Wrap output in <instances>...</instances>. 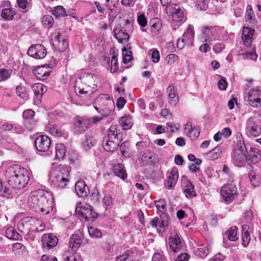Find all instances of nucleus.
Wrapping results in <instances>:
<instances>
[{"label": "nucleus", "instance_id": "f257e3e1", "mask_svg": "<svg viewBox=\"0 0 261 261\" xmlns=\"http://www.w3.org/2000/svg\"><path fill=\"white\" fill-rule=\"evenodd\" d=\"M53 197L48 192L43 190L32 191L29 198V204L36 212L47 214L53 207Z\"/></svg>", "mask_w": 261, "mask_h": 261}, {"label": "nucleus", "instance_id": "f03ea898", "mask_svg": "<svg viewBox=\"0 0 261 261\" xmlns=\"http://www.w3.org/2000/svg\"><path fill=\"white\" fill-rule=\"evenodd\" d=\"M5 176L10 185L18 189L24 188L30 180L28 171L17 165L8 167L6 171Z\"/></svg>", "mask_w": 261, "mask_h": 261}, {"label": "nucleus", "instance_id": "7ed1b4c3", "mask_svg": "<svg viewBox=\"0 0 261 261\" xmlns=\"http://www.w3.org/2000/svg\"><path fill=\"white\" fill-rule=\"evenodd\" d=\"M70 172L69 167L62 165L52 168L48 175L51 185L58 190L66 188L69 182Z\"/></svg>", "mask_w": 261, "mask_h": 261}, {"label": "nucleus", "instance_id": "20e7f679", "mask_svg": "<svg viewBox=\"0 0 261 261\" xmlns=\"http://www.w3.org/2000/svg\"><path fill=\"white\" fill-rule=\"evenodd\" d=\"M96 111L103 116H110L113 114L115 103L108 95L102 94L98 96L94 103Z\"/></svg>", "mask_w": 261, "mask_h": 261}, {"label": "nucleus", "instance_id": "39448f33", "mask_svg": "<svg viewBox=\"0 0 261 261\" xmlns=\"http://www.w3.org/2000/svg\"><path fill=\"white\" fill-rule=\"evenodd\" d=\"M246 152L247 149L244 141L240 140L231 154L232 161L236 166L242 167L245 165L247 161Z\"/></svg>", "mask_w": 261, "mask_h": 261}, {"label": "nucleus", "instance_id": "423d86ee", "mask_svg": "<svg viewBox=\"0 0 261 261\" xmlns=\"http://www.w3.org/2000/svg\"><path fill=\"white\" fill-rule=\"evenodd\" d=\"M165 6L166 12L171 17L172 23L175 25H180L186 20V17L179 5L173 3Z\"/></svg>", "mask_w": 261, "mask_h": 261}, {"label": "nucleus", "instance_id": "0eeeda50", "mask_svg": "<svg viewBox=\"0 0 261 261\" xmlns=\"http://www.w3.org/2000/svg\"><path fill=\"white\" fill-rule=\"evenodd\" d=\"M42 224V221L34 217H27L22 219L18 223V227L20 231L24 234H30L36 232L39 228L38 224Z\"/></svg>", "mask_w": 261, "mask_h": 261}, {"label": "nucleus", "instance_id": "6e6552de", "mask_svg": "<svg viewBox=\"0 0 261 261\" xmlns=\"http://www.w3.org/2000/svg\"><path fill=\"white\" fill-rule=\"evenodd\" d=\"M246 134L249 137H257L261 135V116L254 115L248 118L245 123Z\"/></svg>", "mask_w": 261, "mask_h": 261}, {"label": "nucleus", "instance_id": "1a4fd4ad", "mask_svg": "<svg viewBox=\"0 0 261 261\" xmlns=\"http://www.w3.org/2000/svg\"><path fill=\"white\" fill-rule=\"evenodd\" d=\"M117 130L115 126H111L103 140V148L107 151H114L118 147Z\"/></svg>", "mask_w": 261, "mask_h": 261}, {"label": "nucleus", "instance_id": "9d476101", "mask_svg": "<svg viewBox=\"0 0 261 261\" xmlns=\"http://www.w3.org/2000/svg\"><path fill=\"white\" fill-rule=\"evenodd\" d=\"M75 212L89 222L94 221L98 217V214L93 211L92 206L87 203H78L75 208Z\"/></svg>", "mask_w": 261, "mask_h": 261}, {"label": "nucleus", "instance_id": "9b49d317", "mask_svg": "<svg viewBox=\"0 0 261 261\" xmlns=\"http://www.w3.org/2000/svg\"><path fill=\"white\" fill-rule=\"evenodd\" d=\"M51 38L53 45L59 51H62L67 47L68 42L60 31L55 30L51 34Z\"/></svg>", "mask_w": 261, "mask_h": 261}, {"label": "nucleus", "instance_id": "f8f14e48", "mask_svg": "<svg viewBox=\"0 0 261 261\" xmlns=\"http://www.w3.org/2000/svg\"><path fill=\"white\" fill-rule=\"evenodd\" d=\"M221 193L223 199L225 201H230L234 199L237 194V188L233 184H226L221 188Z\"/></svg>", "mask_w": 261, "mask_h": 261}, {"label": "nucleus", "instance_id": "ddd939ff", "mask_svg": "<svg viewBox=\"0 0 261 261\" xmlns=\"http://www.w3.org/2000/svg\"><path fill=\"white\" fill-rule=\"evenodd\" d=\"M168 241L170 249L174 252L180 251L183 247L184 243L176 231L171 232Z\"/></svg>", "mask_w": 261, "mask_h": 261}, {"label": "nucleus", "instance_id": "4468645a", "mask_svg": "<svg viewBox=\"0 0 261 261\" xmlns=\"http://www.w3.org/2000/svg\"><path fill=\"white\" fill-rule=\"evenodd\" d=\"M28 55L36 59H42L46 56L45 48L40 44L32 45L28 50Z\"/></svg>", "mask_w": 261, "mask_h": 261}, {"label": "nucleus", "instance_id": "2eb2a0df", "mask_svg": "<svg viewBox=\"0 0 261 261\" xmlns=\"http://www.w3.org/2000/svg\"><path fill=\"white\" fill-rule=\"evenodd\" d=\"M249 104L252 107H261V91L258 88H252L248 92Z\"/></svg>", "mask_w": 261, "mask_h": 261}, {"label": "nucleus", "instance_id": "dca6fc26", "mask_svg": "<svg viewBox=\"0 0 261 261\" xmlns=\"http://www.w3.org/2000/svg\"><path fill=\"white\" fill-rule=\"evenodd\" d=\"M35 144L38 151L46 152L48 150L50 146L51 140L46 135H40L36 139Z\"/></svg>", "mask_w": 261, "mask_h": 261}, {"label": "nucleus", "instance_id": "f3484780", "mask_svg": "<svg viewBox=\"0 0 261 261\" xmlns=\"http://www.w3.org/2000/svg\"><path fill=\"white\" fill-rule=\"evenodd\" d=\"M167 180L165 186L168 189H172L175 186L178 178V170L173 168L167 172Z\"/></svg>", "mask_w": 261, "mask_h": 261}, {"label": "nucleus", "instance_id": "a211bd4d", "mask_svg": "<svg viewBox=\"0 0 261 261\" xmlns=\"http://www.w3.org/2000/svg\"><path fill=\"white\" fill-rule=\"evenodd\" d=\"M41 241L43 248L49 250L57 245L58 239L53 233L44 234L42 237Z\"/></svg>", "mask_w": 261, "mask_h": 261}, {"label": "nucleus", "instance_id": "6ab92c4d", "mask_svg": "<svg viewBox=\"0 0 261 261\" xmlns=\"http://www.w3.org/2000/svg\"><path fill=\"white\" fill-rule=\"evenodd\" d=\"M254 30L251 28L244 27L242 30V38L244 45L247 47H251L253 40Z\"/></svg>", "mask_w": 261, "mask_h": 261}, {"label": "nucleus", "instance_id": "aec40b11", "mask_svg": "<svg viewBox=\"0 0 261 261\" xmlns=\"http://www.w3.org/2000/svg\"><path fill=\"white\" fill-rule=\"evenodd\" d=\"M74 189L76 195L79 197H86L90 193L88 187L83 180H79L75 183Z\"/></svg>", "mask_w": 261, "mask_h": 261}, {"label": "nucleus", "instance_id": "412c9836", "mask_svg": "<svg viewBox=\"0 0 261 261\" xmlns=\"http://www.w3.org/2000/svg\"><path fill=\"white\" fill-rule=\"evenodd\" d=\"M114 36L120 43L124 44L127 42L129 39V34L126 32L124 28H116L114 31Z\"/></svg>", "mask_w": 261, "mask_h": 261}, {"label": "nucleus", "instance_id": "4be33fe9", "mask_svg": "<svg viewBox=\"0 0 261 261\" xmlns=\"http://www.w3.org/2000/svg\"><path fill=\"white\" fill-rule=\"evenodd\" d=\"M184 131L185 134L192 140H194L197 139L200 134L199 127L196 126H193L191 123L189 122H187L185 125Z\"/></svg>", "mask_w": 261, "mask_h": 261}, {"label": "nucleus", "instance_id": "5701e85b", "mask_svg": "<svg viewBox=\"0 0 261 261\" xmlns=\"http://www.w3.org/2000/svg\"><path fill=\"white\" fill-rule=\"evenodd\" d=\"M182 182L184 193L187 198H191L196 196L194 186L186 177H182Z\"/></svg>", "mask_w": 261, "mask_h": 261}, {"label": "nucleus", "instance_id": "b1692460", "mask_svg": "<svg viewBox=\"0 0 261 261\" xmlns=\"http://www.w3.org/2000/svg\"><path fill=\"white\" fill-rule=\"evenodd\" d=\"M50 72V69L48 66L43 65L38 67L34 70V74L37 79L39 80H46L49 76Z\"/></svg>", "mask_w": 261, "mask_h": 261}, {"label": "nucleus", "instance_id": "393cba45", "mask_svg": "<svg viewBox=\"0 0 261 261\" xmlns=\"http://www.w3.org/2000/svg\"><path fill=\"white\" fill-rule=\"evenodd\" d=\"M33 91L35 95V98L38 101H41L42 95L47 88L42 83H35L32 86Z\"/></svg>", "mask_w": 261, "mask_h": 261}, {"label": "nucleus", "instance_id": "a878e982", "mask_svg": "<svg viewBox=\"0 0 261 261\" xmlns=\"http://www.w3.org/2000/svg\"><path fill=\"white\" fill-rule=\"evenodd\" d=\"M261 159V152L256 148H251L249 154L247 156V162L249 164H255L258 163Z\"/></svg>", "mask_w": 261, "mask_h": 261}, {"label": "nucleus", "instance_id": "bb28decb", "mask_svg": "<svg viewBox=\"0 0 261 261\" xmlns=\"http://www.w3.org/2000/svg\"><path fill=\"white\" fill-rule=\"evenodd\" d=\"M83 237L81 234L76 233L72 234L69 240V248L73 252L76 251L82 242Z\"/></svg>", "mask_w": 261, "mask_h": 261}, {"label": "nucleus", "instance_id": "cd10ccee", "mask_svg": "<svg viewBox=\"0 0 261 261\" xmlns=\"http://www.w3.org/2000/svg\"><path fill=\"white\" fill-rule=\"evenodd\" d=\"M96 139L93 136L87 135L83 140L81 146L84 150H88L94 146L96 144Z\"/></svg>", "mask_w": 261, "mask_h": 261}, {"label": "nucleus", "instance_id": "c85d7f7f", "mask_svg": "<svg viewBox=\"0 0 261 261\" xmlns=\"http://www.w3.org/2000/svg\"><path fill=\"white\" fill-rule=\"evenodd\" d=\"M169 224V220L166 217L164 219L162 218H155L151 222L150 225L152 227H155L158 230L167 227Z\"/></svg>", "mask_w": 261, "mask_h": 261}, {"label": "nucleus", "instance_id": "c756f323", "mask_svg": "<svg viewBox=\"0 0 261 261\" xmlns=\"http://www.w3.org/2000/svg\"><path fill=\"white\" fill-rule=\"evenodd\" d=\"M216 28L213 27H205L203 30V37L205 42H211L214 38Z\"/></svg>", "mask_w": 261, "mask_h": 261}, {"label": "nucleus", "instance_id": "7c9ffc66", "mask_svg": "<svg viewBox=\"0 0 261 261\" xmlns=\"http://www.w3.org/2000/svg\"><path fill=\"white\" fill-rule=\"evenodd\" d=\"M119 123L123 129H130L133 125L132 118L129 115H125L119 119Z\"/></svg>", "mask_w": 261, "mask_h": 261}, {"label": "nucleus", "instance_id": "2f4dec72", "mask_svg": "<svg viewBox=\"0 0 261 261\" xmlns=\"http://www.w3.org/2000/svg\"><path fill=\"white\" fill-rule=\"evenodd\" d=\"M130 48V45L128 43L122 49L123 62L125 64L129 63L133 59V54Z\"/></svg>", "mask_w": 261, "mask_h": 261}, {"label": "nucleus", "instance_id": "473e14b6", "mask_svg": "<svg viewBox=\"0 0 261 261\" xmlns=\"http://www.w3.org/2000/svg\"><path fill=\"white\" fill-rule=\"evenodd\" d=\"M113 171L116 175L122 179H125L127 177V173L124 166L121 164H117L113 167Z\"/></svg>", "mask_w": 261, "mask_h": 261}, {"label": "nucleus", "instance_id": "72a5a7b5", "mask_svg": "<svg viewBox=\"0 0 261 261\" xmlns=\"http://www.w3.org/2000/svg\"><path fill=\"white\" fill-rule=\"evenodd\" d=\"M5 234L6 237L10 240L19 241L21 239V236L13 227L7 228Z\"/></svg>", "mask_w": 261, "mask_h": 261}, {"label": "nucleus", "instance_id": "f704fd0d", "mask_svg": "<svg viewBox=\"0 0 261 261\" xmlns=\"http://www.w3.org/2000/svg\"><path fill=\"white\" fill-rule=\"evenodd\" d=\"M66 155V147L62 143H59L55 147V160L63 159Z\"/></svg>", "mask_w": 261, "mask_h": 261}, {"label": "nucleus", "instance_id": "c9c22d12", "mask_svg": "<svg viewBox=\"0 0 261 261\" xmlns=\"http://www.w3.org/2000/svg\"><path fill=\"white\" fill-rule=\"evenodd\" d=\"M79 79L86 81H95L99 79V75L97 73H89L82 72L79 74Z\"/></svg>", "mask_w": 261, "mask_h": 261}, {"label": "nucleus", "instance_id": "e433bc0d", "mask_svg": "<svg viewBox=\"0 0 261 261\" xmlns=\"http://www.w3.org/2000/svg\"><path fill=\"white\" fill-rule=\"evenodd\" d=\"M74 89L75 92L78 95L82 94L87 93L90 89L85 83H75Z\"/></svg>", "mask_w": 261, "mask_h": 261}, {"label": "nucleus", "instance_id": "4c0bfd02", "mask_svg": "<svg viewBox=\"0 0 261 261\" xmlns=\"http://www.w3.org/2000/svg\"><path fill=\"white\" fill-rule=\"evenodd\" d=\"M249 178L251 185L254 187L257 186L261 181L260 175L255 171H250Z\"/></svg>", "mask_w": 261, "mask_h": 261}, {"label": "nucleus", "instance_id": "58836bf2", "mask_svg": "<svg viewBox=\"0 0 261 261\" xmlns=\"http://www.w3.org/2000/svg\"><path fill=\"white\" fill-rule=\"evenodd\" d=\"M12 250L16 255H21L27 252L26 247L20 243H15L12 244Z\"/></svg>", "mask_w": 261, "mask_h": 261}, {"label": "nucleus", "instance_id": "ea45409f", "mask_svg": "<svg viewBox=\"0 0 261 261\" xmlns=\"http://www.w3.org/2000/svg\"><path fill=\"white\" fill-rule=\"evenodd\" d=\"M194 37V31L193 27L190 25L186 31L183 34L182 38L189 44L193 41Z\"/></svg>", "mask_w": 261, "mask_h": 261}, {"label": "nucleus", "instance_id": "a19ab883", "mask_svg": "<svg viewBox=\"0 0 261 261\" xmlns=\"http://www.w3.org/2000/svg\"><path fill=\"white\" fill-rule=\"evenodd\" d=\"M51 11L56 18L65 17L67 15L65 9L62 6L54 7L51 9Z\"/></svg>", "mask_w": 261, "mask_h": 261}, {"label": "nucleus", "instance_id": "79ce46f5", "mask_svg": "<svg viewBox=\"0 0 261 261\" xmlns=\"http://www.w3.org/2000/svg\"><path fill=\"white\" fill-rule=\"evenodd\" d=\"M15 15V11L12 8L3 9L1 13L2 18L7 20L13 19Z\"/></svg>", "mask_w": 261, "mask_h": 261}, {"label": "nucleus", "instance_id": "37998d69", "mask_svg": "<svg viewBox=\"0 0 261 261\" xmlns=\"http://www.w3.org/2000/svg\"><path fill=\"white\" fill-rule=\"evenodd\" d=\"M46 130L50 134L56 137H60L62 134L61 129L56 125L50 123L47 125Z\"/></svg>", "mask_w": 261, "mask_h": 261}, {"label": "nucleus", "instance_id": "c03bdc74", "mask_svg": "<svg viewBox=\"0 0 261 261\" xmlns=\"http://www.w3.org/2000/svg\"><path fill=\"white\" fill-rule=\"evenodd\" d=\"M221 152L222 151L221 147L217 146L213 149L207 152L206 155L207 157L210 158L211 160H215L220 157Z\"/></svg>", "mask_w": 261, "mask_h": 261}, {"label": "nucleus", "instance_id": "a18cd8bd", "mask_svg": "<svg viewBox=\"0 0 261 261\" xmlns=\"http://www.w3.org/2000/svg\"><path fill=\"white\" fill-rule=\"evenodd\" d=\"M120 150L121 154L123 156L128 158L130 156V145L128 142H124L122 143L120 146Z\"/></svg>", "mask_w": 261, "mask_h": 261}, {"label": "nucleus", "instance_id": "49530a36", "mask_svg": "<svg viewBox=\"0 0 261 261\" xmlns=\"http://www.w3.org/2000/svg\"><path fill=\"white\" fill-rule=\"evenodd\" d=\"M237 228L236 226H234L230 228L227 231L225 232V235L227 238L230 241H236L238 240L237 236Z\"/></svg>", "mask_w": 261, "mask_h": 261}, {"label": "nucleus", "instance_id": "de8ad7c7", "mask_svg": "<svg viewBox=\"0 0 261 261\" xmlns=\"http://www.w3.org/2000/svg\"><path fill=\"white\" fill-rule=\"evenodd\" d=\"M251 47V51L249 52H246L244 53H242L240 54V56L242 57V58L244 59H249L255 61L257 58V55L256 54L255 51L254 47Z\"/></svg>", "mask_w": 261, "mask_h": 261}, {"label": "nucleus", "instance_id": "09e8293b", "mask_svg": "<svg viewBox=\"0 0 261 261\" xmlns=\"http://www.w3.org/2000/svg\"><path fill=\"white\" fill-rule=\"evenodd\" d=\"M41 21L42 25L48 29L51 28L54 22V18L49 15H44Z\"/></svg>", "mask_w": 261, "mask_h": 261}, {"label": "nucleus", "instance_id": "8fccbe9b", "mask_svg": "<svg viewBox=\"0 0 261 261\" xmlns=\"http://www.w3.org/2000/svg\"><path fill=\"white\" fill-rule=\"evenodd\" d=\"M90 124L89 119L83 118H79L75 123V125L79 128L80 130H84L86 128L88 127Z\"/></svg>", "mask_w": 261, "mask_h": 261}, {"label": "nucleus", "instance_id": "3c124183", "mask_svg": "<svg viewBox=\"0 0 261 261\" xmlns=\"http://www.w3.org/2000/svg\"><path fill=\"white\" fill-rule=\"evenodd\" d=\"M155 155L154 154L142 155L141 161L144 166L152 165L155 162Z\"/></svg>", "mask_w": 261, "mask_h": 261}, {"label": "nucleus", "instance_id": "603ef678", "mask_svg": "<svg viewBox=\"0 0 261 261\" xmlns=\"http://www.w3.org/2000/svg\"><path fill=\"white\" fill-rule=\"evenodd\" d=\"M194 251L197 256L203 258L208 254V248L207 246L201 245L199 248L195 250Z\"/></svg>", "mask_w": 261, "mask_h": 261}, {"label": "nucleus", "instance_id": "864d4df0", "mask_svg": "<svg viewBox=\"0 0 261 261\" xmlns=\"http://www.w3.org/2000/svg\"><path fill=\"white\" fill-rule=\"evenodd\" d=\"M88 232L90 236L92 238H100L102 236L100 230L94 226L88 227Z\"/></svg>", "mask_w": 261, "mask_h": 261}, {"label": "nucleus", "instance_id": "5fc2aeb1", "mask_svg": "<svg viewBox=\"0 0 261 261\" xmlns=\"http://www.w3.org/2000/svg\"><path fill=\"white\" fill-rule=\"evenodd\" d=\"M245 18L246 20L253 22L255 20V15L251 6L248 5L247 7Z\"/></svg>", "mask_w": 261, "mask_h": 261}, {"label": "nucleus", "instance_id": "6e6d98bb", "mask_svg": "<svg viewBox=\"0 0 261 261\" xmlns=\"http://www.w3.org/2000/svg\"><path fill=\"white\" fill-rule=\"evenodd\" d=\"M148 54L151 55V61L153 63H158L160 59V55L159 50L156 48L149 49Z\"/></svg>", "mask_w": 261, "mask_h": 261}, {"label": "nucleus", "instance_id": "4d7b16f0", "mask_svg": "<svg viewBox=\"0 0 261 261\" xmlns=\"http://www.w3.org/2000/svg\"><path fill=\"white\" fill-rule=\"evenodd\" d=\"M0 194L3 197L7 198H9L11 196L10 190L6 187H4L1 179H0Z\"/></svg>", "mask_w": 261, "mask_h": 261}, {"label": "nucleus", "instance_id": "13d9d810", "mask_svg": "<svg viewBox=\"0 0 261 261\" xmlns=\"http://www.w3.org/2000/svg\"><path fill=\"white\" fill-rule=\"evenodd\" d=\"M12 73V70L1 69H0V82L7 80L10 76Z\"/></svg>", "mask_w": 261, "mask_h": 261}, {"label": "nucleus", "instance_id": "bf43d9fd", "mask_svg": "<svg viewBox=\"0 0 261 261\" xmlns=\"http://www.w3.org/2000/svg\"><path fill=\"white\" fill-rule=\"evenodd\" d=\"M210 0H196V6L198 9L205 10L208 8Z\"/></svg>", "mask_w": 261, "mask_h": 261}, {"label": "nucleus", "instance_id": "052dcab7", "mask_svg": "<svg viewBox=\"0 0 261 261\" xmlns=\"http://www.w3.org/2000/svg\"><path fill=\"white\" fill-rule=\"evenodd\" d=\"M16 90L18 96H19L21 98L23 99L24 100H27L28 99L29 96L27 94L24 88L17 86Z\"/></svg>", "mask_w": 261, "mask_h": 261}, {"label": "nucleus", "instance_id": "680f3d73", "mask_svg": "<svg viewBox=\"0 0 261 261\" xmlns=\"http://www.w3.org/2000/svg\"><path fill=\"white\" fill-rule=\"evenodd\" d=\"M119 66L118 64V59L115 55H113L112 57L111 63V71L115 72L118 69Z\"/></svg>", "mask_w": 261, "mask_h": 261}, {"label": "nucleus", "instance_id": "e2e57ef3", "mask_svg": "<svg viewBox=\"0 0 261 261\" xmlns=\"http://www.w3.org/2000/svg\"><path fill=\"white\" fill-rule=\"evenodd\" d=\"M66 261H83V258L75 251L73 252L70 256H67L65 258Z\"/></svg>", "mask_w": 261, "mask_h": 261}, {"label": "nucleus", "instance_id": "0e129e2a", "mask_svg": "<svg viewBox=\"0 0 261 261\" xmlns=\"http://www.w3.org/2000/svg\"><path fill=\"white\" fill-rule=\"evenodd\" d=\"M168 102L172 107H175L178 102V96L177 94L168 95Z\"/></svg>", "mask_w": 261, "mask_h": 261}, {"label": "nucleus", "instance_id": "69168bd1", "mask_svg": "<svg viewBox=\"0 0 261 261\" xmlns=\"http://www.w3.org/2000/svg\"><path fill=\"white\" fill-rule=\"evenodd\" d=\"M137 21L138 24L142 27H145L147 25V20L144 14H141L138 16Z\"/></svg>", "mask_w": 261, "mask_h": 261}, {"label": "nucleus", "instance_id": "338daca9", "mask_svg": "<svg viewBox=\"0 0 261 261\" xmlns=\"http://www.w3.org/2000/svg\"><path fill=\"white\" fill-rule=\"evenodd\" d=\"M155 205L159 211L163 213L165 211L166 204L164 200H160L156 201Z\"/></svg>", "mask_w": 261, "mask_h": 261}, {"label": "nucleus", "instance_id": "774afa93", "mask_svg": "<svg viewBox=\"0 0 261 261\" xmlns=\"http://www.w3.org/2000/svg\"><path fill=\"white\" fill-rule=\"evenodd\" d=\"M177 60H178V56L173 54H169L166 59L167 63L169 65L173 64Z\"/></svg>", "mask_w": 261, "mask_h": 261}]
</instances>
